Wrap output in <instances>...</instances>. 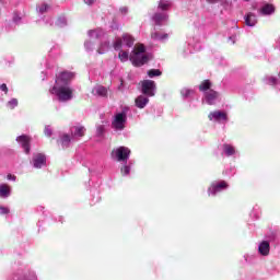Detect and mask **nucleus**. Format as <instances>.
Listing matches in <instances>:
<instances>
[{
    "instance_id": "1",
    "label": "nucleus",
    "mask_w": 280,
    "mask_h": 280,
    "mask_svg": "<svg viewBox=\"0 0 280 280\" xmlns=\"http://www.w3.org/2000/svg\"><path fill=\"white\" fill-rule=\"evenodd\" d=\"M74 78L75 73L71 71H62L57 74L54 86L49 89L50 95H54L58 102H71L73 100L71 82Z\"/></svg>"
},
{
    "instance_id": "2",
    "label": "nucleus",
    "mask_w": 280,
    "mask_h": 280,
    "mask_svg": "<svg viewBox=\"0 0 280 280\" xmlns=\"http://www.w3.org/2000/svg\"><path fill=\"white\" fill-rule=\"evenodd\" d=\"M129 60L133 67H143L152 60V56L145 52L143 44L136 45L130 54Z\"/></svg>"
},
{
    "instance_id": "3",
    "label": "nucleus",
    "mask_w": 280,
    "mask_h": 280,
    "mask_svg": "<svg viewBox=\"0 0 280 280\" xmlns=\"http://www.w3.org/2000/svg\"><path fill=\"white\" fill-rule=\"evenodd\" d=\"M213 84L209 80H205L199 84V91L203 93V102L209 106H214L220 102V93L212 89Z\"/></svg>"
},
{
    "instance_id": "4",
    "label": "nucleus",
    "mask_w": 280,
    "mask_h": 280,
    "mask_svg": "<svg viewBox=\"0 0 280 280\" xmlns=\"http://www.w3.org/2000/svg\"><path fill=\"white\" fill-rule=\"evenodd\" d=\"M128 113H130V107L125 106L120 112H117L112 119V128L115 132H121L126 129V124H128Z\"/></svg>"
},
{
    "instance_id": "5",
    "label": "nucleus",
    "mask_w": 280,
    "mask_h": 280,
    "mask_svg": "<svg viewBox=\"0 0 280 280\" xmlns=\"http://www.w3.org/2000/svg\"><path fill=\"white\" fill-rule=\"evenodd\" d=\"M114 49H130L135 47V37L128 33H124L121 37H117L113 44Z\"/></svg>"
},
{
    "instance_id": "6",
    "label": "nucleus",
    "mask_w": 280,
    "mask_h": 280,
    "mask_svg": "<svg viewBox=\"0 0 280 280\" xmlns=\"http://www.w3.org/2000/svg\"><path fill=\"white\" fill-rule=\"evenodd\" d=\"M158 9L161 10V12H156L152 19L155 25H163L167 22V12L165 11L170 9V2L165 0L160 1Z\"/></svg>"
},
{
    "instance_id": "7",
    "label": "nucleus",
    "mask_w": 280,
    "mask_h": 280,
    "mask_svg": "<svg viewBox=\"0 0 280 280\" xmlns=\"http://www.w3.org/2000/svg\"><path fill=\"white\" fill-rule=\"evenodd\" d=\"M88 36L91 39L84 42V49L88 54H91L95 49V39L102 38L104 36V31L102 28L91 30L88 32Z\"/></svg>"
},
{
    "instance_id": "8",
    "label": "nucleus",
    "mask_w": 280,
    "mask_h": 280,
    "mask_svg": "<svg viewBox=\"0 0 280 280\" xmlns=\"http://www.w3.org/2000/svg\"><path fill=\"white\" fill-rule=\"evenodd\" d=\"M226 189H229V183H226V180H214L208 187V196L215 198L218 194H222V191H226Z\"/></svg>"
},
{
    "instance_id": "9",
    "label": "nucleus",
    "mask_w": 280,
    "mask_h": 280,
    "mask_svg": "<svg viewBox=\"0 0 280 280\" xmlns=\"http://www.w3.org/2000/svg\"><path fill=\"white\" fill-rule=\"evenodd\" d=\"M130 149L127 147H119L112 151L113 161H117L118 163H124L126 161H130Z\"/></svg>"
},
{
    "instance_id": "10",
    "label": "nucleus",
    "mask_w": 280,
    "mask_h": 280,
    "mask_svg": "<svg viewBox=\"0 0 280 280\" xmlns=\"http://www.w3.org/2000/svg\"><path fill=\"white\" fill-rule=\"evenodd\" d=\"M208 119L212 124H226L229 121V114L225 110H212L209 113Z\"/></svg>"
},
{
    "instance_id": "11",
    "label": "nucleus",
    "mask_w": 280,
    "mask_h": 280,
    "mask_svg": "<svg viewBox=\"0 0 280 280\" xmlns=\"http://www.w3.org/2000/svg\"><path fill=\"white\" fill-rule=\"evenodd\" d=\"M141 91L143 95H147V97H154L156 94V83L152 80H144L141 83Z\"/></svg>"
},
{
    "instance_id": "12",
    "label": "nucleus",
    "mask_w": 280,
    "mask_h": 280,
    "mask_svg": "<svg viewBox=\"0 0 280 280\" xmlns=\"http://www.w3.org/2000/svg\"><path fill=\"white\" fill-rule=\"evenodd\" d=\"M31 165L35 170H43L47 165V158L43 153H34L31 160Z\"/></svg>"
},
{
    "instance_id": "13",
    "label": "nucleus",
    "mask_w": 280,
    "mask_h": 280,
    "mask_svg": "<svg viewBox=\"0 0 280 280\" xmlns=\"http://www.w3.org/2000/svg\"><path fill=\"white\" fill-rule=\"evenodd\" d=\"M222 151L224 156L232 158V159H237L240 156V151L233 145L229 143H224L222 147Z\"/></svg>"
},
{
    "instance_id": "14",
    "label": "nucleus",
    "mask_w": 280,
    "mask_h": 280,
    "mask_svg": "<svg viewBox=\"0 0 280 280\" xmlns=\"http://www.w3.org/2000/svg\"><path fill=\"white\" fill-rule=\"evenodd\" d=\"M31 141H32L31 138L26 135H22L16 138V142L19 143V145H21L25 154H30L31 152V147H30Z\"/></svg>"
},
{
    "instance_id": "15",
    "label": "nucleus",
    "mask_w": 280,
    "mask_h": 280,
    "mask_svg": "<svg viewBox=\"0 0 280 280\" xmlns=\"http://www.w3.org/2000/svg\"><path fill=\"white\" fill-rule=\"evenodd\" d=\"M258 255H260V257H268V255H270L269 241H261L258 243Z\"/></svg>"
},
{
    "instance_id": "16",
    "label": "nucleus",
    "mask_w": 280,
    "mask_h": 280,
    "mask_svg": "<svg viewBox=\"0 0 280 280\" xmlns=\"http://www.w3.org/2000/svg\"><path fill=\"white\" fill-rule=\"evenodd\" d=\"M275 4L266 3L258 10V14L260 16H272V14H275Z\"/></svg>"
},
{
    "instance_id": "17",
    "label": "nucleus",
    "mask_w": 280,
    "mask_h": 280,
    "mask_svg": "<svg viewBox=\"0 0 280 280\" xmlns=\"http://www.w3.org/2000/svg\"><path fill=\"white\" fill-rule=\"evenodd\" d=\"M86 133V128H84V126L82 125H78L71 128V137L74 139H80L82 137H84V135Z\"/></svg>"
},
{
    "instance_id": "18",
    "label": "nucleus",
    "mask_w": 280,
    "mask_h": 280,
    "mask_svg": "<svg viewBox=\"0 0 280 280\" xmlns=\"http://www.w3.org/2000/svg\"><path fill=\"white\" fill-rule=\"evenodd\" d=\"M73 141H75L73 136L71 138L68 133L61 135L60 139H59V143L63 150H67V148H69V145H71V143H73Z\"/></svg>"
},
{
    "instance_id": "19",
    "label": "nucleus",
    "mask_w": 280,
    "mask_h": 280,
    "mask_svg": "<svg viewBox=\"0 0 280 280\" xmlns=\"http://www.w3.org/2000/svg\"><path fill=\"white\" fill-rule=\"evenodd\" d=\"M120 174L121 176H130L132 170V161L128 160L126 162H120Z\"/></svg>"
},
{
    "instance_id": "20",
    "label": "nucleus",
    "mask_w": 280,
    "mask_h": 280,
    "mask_svg": "<svg viewBox=\"0 0 280 280\" xmlns=\"http://www.w3.org/2000/svg\"><path fill=\"white\" fill-rule=\"evenodd\" d=\"M244 20L247 27H255L257 25V15L253 12L247 13L244 16Z\"/></svg>"
},
{
    "instance_id": "21",
    "label": "nucleus",
    "mask_w": 280,
    "mask_h": 280,
    "mask_svg": "<svg viewBox=\"0 0 280 280\" xmlns=\"http://www.w3.org/2000/svg\"><path fill=\"white\" fill-rule=\"evenodd\" d=\"M149 103H150V98L145 95H139L135 100V104L137 108H140V109L145 108V106H148Z\"/></svg>"
},
{
    "instance_id": "22",
    "label": "nucleus",
    "mask_w": 280,
    "mask_h": 280,
    "mask_svg": "<svg viewBox=\"0 0 280 280\" xmlns=\"http://www.w3.org/2000/svg\"><path fill=\"white\" fill-rule=\"evenodd\" d=\"M92 95L97 97H106L108 95V90L103 85H96L92 90Z\"/></svg>"
},
{
    "instance_id": "23",
    "label": "nucleus",
    "mask_w": 280,
    "mask_h": 280,
    "mask_svg": "<svg viewBox=\"0 0 280 280\" xmlns=\"http://www.w3.org/2000/svg\"><path fill=\"white\" fill-rule=\"evenodd\" d=\"M12 188L8 184H0V198H10Z\"/></svg>"
},
{
    "instance_id": "24",
    "label": "nucleus",
    "mask_w": 280,
    "mask_h": 280,
    "mask_svg": "<svg viewBox=\"0 0 280 280\" xmlns=\"http://www.w3.org/2000/svg\"><path fill=\"white\" fill-rule=\"evenodd\" d=\"M262 82L265 84H268L269 86H277V84H280V78L275 77V75H266L262 79Z\"/></svg>"
},
{
    "instance_id": "25",
    "label": "nucleus",
    "mask_w": 280,
    "mask_h": 280,
    "mask_svg": "<svg viewBox=\"0 0 280 280\" xmlns=\"http://www.w3.org/2000/svg\"><path fill=\"white\" fill-rule=\"evenodd\" d=\"M48 10H51V5L43 2L37 4L36 7V12L38 14V16H43L44 14H47Z\"/></svg>"
},
{
    "instance_id": "26",
    "label": "nucleus",
    "mask_w": 280,
    "mask_h": 280,
    "mask_svg": "<svg viewBox=\"0 0 280 280\" xmlns=\"http://www.w3.org/2000/svg\"><path fill=\"white\" fill-rule=\"evenodd\" d=\"M115 51H119L118 58L120 62H128V59H130V52H128V48L115 49Z\"/></svg>"
},
{
    "instance_id": "27",
    "label": "nucleus",
    "mask_w": 280,
    "mask_h": 280,
    "mask_svg": "<svg viewBox=\"0 0 280 280\" xmlns=\"http://www.w3.org/2000/svg\"><path fill=\"white\" fill-rule=\"evenodd\" d=\"M151 38L153 40H160V43H165V40H167V38H170V34L154 32L151 34Z\"/></svg>"
},
{
    "instance_id": "28",
    "label": "nucleus",
    "mask_w": 280,
    "mask_h": 280,
    "mask_svg": "<svg viewBox=\"0 0 280 280\" xmlns=\"http://www.w3.org/2000/svg\"><path fill=\"white\" fill-rule=\"evenodd\" d=\"M108 49H110V43L109 42H103V43H101V45L97 49V54H100V55L106 54V51H108Z\"/></svg>"
},
{
    "instance_id": "29",
    "label": "nucleus",
    "mask_w": 280,
    "mask_h": 280,
    "mask_svg": "<svg viewBox=\"0 0 280 280\" xmlns=\"http://www.w3.org/2000/svg\"><path fill=\"white\" fill-rule=\"evenodd\" d=\"M237 170L235 166H229L223 171V176H229L230 178L235 176Z\"/></svg>"
},
{
    "instance_id": "30",
    "label": "nucleus",
    "mask_w": 280,
    "mask_h": 280,
    "mask_svg": "<svg viewBox=\"0 0 280 280\" xmlns=\"http://www.w3.org/2000/svg\"><path fill=\"white\" fill-rule=\"evenodd\" d=\"M243 259L245 264H253L257 259V255L255 254H244Z\"/></svg>"
},
{
    "instance_id": "31",
    "label": "nucleus",
    "mask_w": 280,
    "mask_h": 280,
    "mask_svg": "<svg viewBox=\"0 0 280 280\" xmlns=\"http://www.w3.org/2000/svg\"><path fill=\"white\" fill-rule=\"evenodd\" d=\"M55 25H56L57 27H67V16L60 15V16L57 19Z\"/></svg>"
},
{
    "instance_id": "32",
    "label": "nucleus",
    "mask_w": 280,
    "mask_h": 280,
    "mask_svg": "<svg viewBox=\"0 0 280 280\" xmlns=\"http://www.w3.org/2000/svg\"><path fill=\"white\" fill-rule=\"evenodd\" d=\"M147 73L150 78H159L160 75H162V72L159 69H151Z\"/></svg>"
},
{
    "instance_id": "33",
    "label": "nucleus",
    "mask_w": 280,
    "mask_h": 280,
    "mask_svg": "<svg viewBox=\"0 0 280 280\" xmlns=\"http://www.w3.org/2000/svg\"><path fill=\"white\" fill-rule=\"evenodd\" d=\"M7 106L11 108V110H14L19 106V101L16 98H12L7 103Z\"/></svg>"
},
{
    "instance_id": "34",
    "label": "nucleus",
    "mask_w": 280,
    "mask_h": 280,
    "mask_svg": "<svg viewBox=\"0 0 280 280\" xmlns=\"http://www.w3.org/2000/svg\"><path fill=\"white\" fill-rule=\"evenodd\" d=\"M180 93L182 97H190L191 95H194V90L183 89Z\"/></svg>"
},
{
    "instance_id": "35",
    "label": "nucleus",
    "mask_w": 280,
    "mask_h": 280,
    "mask_svg": "<svg viewBox=\"0 0 280 280\" xmlns=\"http://www.w3.org/2000/svg\"><path fill=\"white\" fill-rule=\"evenodd\" d=\"M42 21L45 25H49L50 27L54 25V19H51V16H44Z\"/></svg>"
},
{
    "instance_id": "36",
    "label": "nucleus",
    "mask_w": 280,
    "mask_h": 280,
    "mask_svg": "<svg viewBox=\"0 0 280 280\" xmlns=\"http://www.w3.org/2000/svg\"><path fill=\"white\" fill-rule=\"evenodd\" d=\"M188 46L190 47L188 50H185V54H194V51H198L200 49V46H191V44H188Z\"/></svg>"
},
{
    "instance_id": "37",
    "label": "nucleus",
    "mask_w": 280,
    "mask_h": 280,
    "mask_svg": "<svg viewBox=\"0 0 280 280\" xmlns=\"http://www.w3.org/2000/svg\"><path fill=\"white\" fill-rule=\"evenodd\" d=\"M44 135L46 137H51V135H54V130L51 129V126H49V125L45 126Z\"/></svg>"
},
{
    "instance_id": "38",
    "label": "nucleus",
    "mask_w": 280,
    "mask_h": 280,
    "mask_svg": "<svg viewBox=\"0 0 280 280\" xmlns=\"http://www.w3.org/2000/svg\"><path fill=\"white\" fill-rule=\"evenodd\" d=\"M96 133L98 137H102L104 135V125L96 126Z\"/></svg>"
},
{
    "instance_id": "39",
    "label": "nucleus",
    "mask_w": 280,
    "mask_h": 280,
    "mask_svg": "<svg viewBox=\"0 0 280 280\" xmlns=\"http://www.w3.org/2000/svg\"><path fill=\"white\" fill-rule=\"evenodd\" d=\"M10 213V208L8 207H0V215H8Z\"/></svg>"
},
{
    "instance_id": "40",
    "label": "nucleus",
    "mask_w": 280,
    "mask_h": 280,
    "mask_svg": "<svg viewBox=\"0 0 280 280\" xmlns=\"http://www.w3.org/2000/svg\"><path fill=\"white\" fill-rule=\"evenodd\" d=\"M13 23H15L16 25L21 23V16L18 13H14L13 15Z\"/></svg>"
},
{
    "instance_id": "41",
    "label": "nucleus",
    "mask_w": 280,
    "mask_h": 280,
    "mask_svg": "<svg viewBox=\"0 0 280 280\" xmlns=\"http://www.w3.org/2000/svg\"><path fill=\"white\" fill-rule=\"evenodd\" d=\"M214 65H219V66L226 65V60H224V59H214Z\"/></svg>"
},
{
    "instance_id": "42",
    "label": "nucleus",
    "mask_w": 280,
    "mask_h": 280,
    "mask_svg": "<svg viewBox=\"0 0 280 280\" xmlns=\"http://www.w3.org/2000/svg\"><path fill=\"white\" fill-rule=\"evenodd\" d=\"M0 91H2L3 93H5V95H8V85L5 83H2L0 85Z\"/></svg>"
},
{
    "instance_id": "43",
    "label": "nucleus",
    "mask_w": 280,
    "mask_h": 280,
    "mask_svg": "<svg viewBox=\"0 0 280 280\" xmlns=\"http://www.w3.org/2000/svg\"><path fill=\"white\" fill-rule=\"evenodd\" d=\"M275 49H278V51H280V37L276 40Z\"/></svg>"
},
{
    "instance_id": "44",
    "label": "nucleus",
    "mask_w": 280,
    "mask_h": 280,
    "mask_svg": "<svg viewBox=\"0 0 280 280\" xmlns=\"http://www.w3.org/2000/svg\"><path fill=\"white\" fill-rule=\"evenodd\" d=\"M84 3L86 5H93V3H95V0H84Z\"/></svg>"
},
{
    "instance_id": "45",
    "label": "nucleus",
    "mask_w": 280,
    "mask_h": 280,
    "mask_svg": "<svg viewBox=\"0 0 280 280\" xmlns=\"http://www.w3.org/2000/svg\"><path fill=\"white\" fill-rule=\"evenodd\" d=\"M7 178L8 180H13V182L16 180V176L10 175V174L7 176Z\"/></svg>"
},
{
    "instance_id": "46",
    "label": "nucleus",
    "mask_w": 280,
    "mask_h": 280,
    "mask_svg": "<svg viewBox=\"0 0 280 280\" xmlns=\"http://www.w3.org/2000/svg\"><path fill=\"white\" fill-rule=\"evenodd\" d=\"M206 1H207V3L214 4V3H218V1H220V0H206Z\"/></svg>"
},
{
    "instance_id": "47",
    "label": "nucleus",
    "mask_w": 280,
    "mask_h": 280,
    "mask_svg": "<svg viewBox=\"0 0 280 280\" xmlns=\"http://www.w3.org/2000/svg\"><path fill=\"white\" fill-rule=\"evenodd\" d=\"M229 42L231 43V45H235V37H229Z\"/></svg>"
},
{
    "instance_id": "48",
    "label": "nucleus",
    "mask_w": 280,
    "mask_h": 280,
    "mask_svg": "<svg viewBox=\"0 0 280 280\" xmlns=\"http://www.w3.org/2000/svg\"><path fill=\"white\" fill-rule=\"evenodd\" d=\"M120 12H121L122 14H126V12H128V8H122V9H120Z\"/></svg>"
},
{
    "instance_id": "49",
    "label": "nucleus",
    "mask_w": 280,
    "mask_h": 280,
    "mask_svg": "<svg viewBox=\"0 0 280 280\" xmlns=\"http://www.w3.org/2000/svg\"><path fill=\"white\" fill-rule=\"evenodd\" d=\"M59 222H62V217L59 218Z\"/></svg>"
},
{
    "instance_id": "50",
    "label": "nucleus",
    "mask_w": 280,
    "mask_h": 280,
    "mask_svg": "<svg viewBox=\"0 0 280 280\" xmlns=\"http://www.w3.org/2000/svg\"><path fill=\"white\" fill-rule=\"evenodd\" d=\"M244 1H250V0H244Z\"/></svg>"
}]
</instances>
